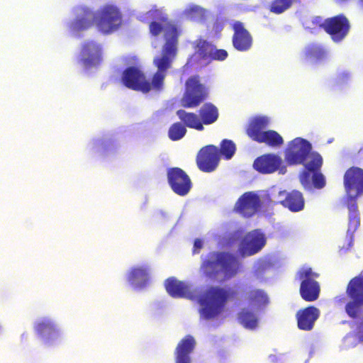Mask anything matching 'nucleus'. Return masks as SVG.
Segmentation results:
<instances>
[{
	"label": "nucleus",
	"mask_w": 363,
	"mask_h": 363,
	"mask_svg": "<svg viewBox=\"0 0 363 363\" xmlns=\"http://www.w3.org/2000/svg\"><path fill=\"white\" fill-rule=\"evenodd\" d=\"M177 56L176 30L170 27L167 33V43L161 50V54L153 59V65L157 68L150 79L146 78L145 73L138 67L130 66L123 72L121 81L127 88L140 91L160 93L164 89L165 78L168 70Z\"/></svg>",
	"instance_id": "f257e3e1"
},
{
	"label": "nucleus",
	"mask_w": 363,
	"mask_h": 363,
	"mask_svg": "<svg viewBox=\"0 0 363 363\" xmlns=\"http://www.w3.org/2000/svg\"><path fill=\"white\" fill-rule=\"evenodd\" d=\"M245 301L252 306H264L268 304L267 293L259 289H242L240 286L225 289L211 286L200 297L201 306L200 313L206 320L212 319L220 314L228 301Z\"/></svg>",
	"instance_id": "f03ea898"
},
{
	"label": "nucleus",
	"mask_w": 363,
	"mask_h": 363,
	"mask_svg": "<svg viewBox=\"0 0 363 363\" xmlns=\"http://www.w3.org/2000/svg\"><path fill=\"white\" fill-rule=\"evenodd\" d=\"M94 22L100 31L109 33L119 28L122 16L119 10L111 5L104 6L97 13L86 7H79L77 9V17L70 25V29L76 32L86 30Z\"/></svg>",
	"instance_id": "7ed1b4c3"
},
{
	"label": "nucleus",
	"mask_w": 363,
	"mask_h": 363,
	"mask_svg": "<svg viewBox=\"0 0 363 363\" xmlns=\"http://www.w3.org/2000/svg\"><path fill=\"white\" fill-rule=\"evenodd\" d=\"M240 267L238 258L228 252H211L201 266L205 276L211 279H216L220 272L225 279H231L239 272Z\"/></svg>",
	"instance_id": "20e7f679"
},
{
	"label": "nucleus",
	"mask_w": 363,
	"mask_h": 363,
	"mask_svg": "<svg viewBox=\"0 0 363 363\" xmlns=\"http://www.w3.org/2000/svg\"><path fill=\"white\" fill-rule=\"evenodd\" d=\"M268 124L267 118L256 117L250 122L246 133L252 140L259 143L272 147H280L284 144V140L279 133L273 130L264 131Z\"/></svg>",
	"instance_id": "39448f33"
},
{
	"label": "nucleus",
	"mask_w": 363,
	"mask_h": 363,
	"mask_svg": "<svg viewBox=\"0 0 363 363\" xmlns=\"http://www.w3.org/2000/svg\"><path fill=\"white\" fill-rule=\"evenodd\" d=\"M208 96V88L201 82L199 75H193L185 82V91L181 99L184 108H196Z\"/></svg>",
	"instance_id": "423d86ee"
},
{
	"label": "nucleus",
	"mask_w": 363,
	"mask_h": 363,
	"mask_svg": "<svg viewBox=\"0 0 363 363\" xmlns=\"http://www.w3.org/2000/svg\"><path fill=\"white\" fill-rule=\"evenodd\" d=\"M213 46L204 39L196 40L194 42V53L188 58L186 64L182 67V74H188L194 65L202 67L210 64Z\"/></svg>",
	"instance_id": "0eeeda50"
},
{
	"label": "nucleus",
	"mask_w": 363,
	"mask_h": 363,
	"mask_svg": "<svg viewBox=\"0 0 363 363\" xmlns=\"http://www.w3.org/2000/svg\"><path fill=\"white\" fill-rule=\"evenodd\" d=\"M297 277L301 281L299 289L301 297L308 302L316 301L320 292V284L315 280L319 274L313 272L311 267H306L298 272Z\"/></svg>",
	"instance_id": "6e6552de"
},
{
	"label": "nucleus",
	"mask_w": 363,
	"mask_h": 363,
	"mask_svg": "<svg viewBox=\"0 0 363 363\" xmlns=\"http://www.w3.org/2000/svg\"><path fill=\"white\" fill-rule=\"evenodd\" d=\"M346 292L351 299L345 306L346 312L350 317L357 318L363 306V277L352 279L347 286Z\"/></svg>",
	"instance_id": "1a4fd4ad"
},
{
	"label": "nucleus",
	"mask_w": 363,
	"mask_h": 363,
	"mask_svg": "<svg viewBox=\"0 0 363 363\" xmlns=\"http://www.w3.org/2000/svg\"><path fill=\"white\" fill-rule=\"evenodd\" d=\"M311 150L312 145L307 140L296 138L288 145L285 160L289 165L303 164Z\"/></svg>",
	"instance_id": "9d476101"
},
{
	"label": "nucleus",
	"mask_w": 363,
	"mask_h": 363,
	"mask_svg": "<svg viewBox=\"0 0 363 363\" xmlns=\"http://www.w3.org/2000/svg\"><path fill=\"white\" fill-rule=\"evenodd\" d=\"M167 181L172 190L180 196L187 195L192 188L189 175L179 167H171L167 171Z\"/></svg>",
	"instance_id": "9b49d317"
},
{
	"label": "nucleus",
	"mask_w": 363,
	"mask_h": 363,
	"mask_svg": "<svg viewBox=\"0 0 363 363\" xmlns=\"http://www.w3.org/2000/svg\"><path fill=\"white\" fill-rule=\"evenodd\" d=\"M266 245V238L259 230L247 233L240 240L238 251L242 257L252 256L259 252Z\"/></svg>",
	"instance_id": "f8f14e48"
},
{
	"label": "nucleus",
	"mask_w": 363,
	"mask_h": 363,
	"mask_svg": "<svg viewBox=\"0 0 363 363\" xmlns=\"http://www.w3.org/2000/svg\"><path fill=\"white\" fill-rule=\"evenodd\" d=\"M220 161L219 148L213 145L203 147L198 152L196 162L198 168L203 172H211Z\"/></svg>",
	"instance_id": "ddd939ff"
},
{
	"label": "nucleus",
	"mask_w": 363,
	"mask_h": 363,
	"mask_svg": "<svg viewBox=\"0 0 363 363\" xmlns=\"http://www.w3.org/2000/svg\"><path fill=\"white\" fill-rule=\"evenodd\" d=\"M261 205L259 196L253 191L244 193L236 201L234 211L243 217L253 216L259 210Z\"/></svg>",
	"instance_id": "4468645a"
},
{
	"label": "nucleus",
	"mask_w": 363,
	"mask_h": 363,
	"mask_svg": "<svg viewBox=\"0 0 363 363\" xmlns=\"http://www.w3.org/2000/svg\"><path fill=\"white\" fill-rule=\"evenodd\" d=\"M165 289L167 293L174 298H186L190 300H198L206 291L207 289L199 296L194 291H192L189 284L179 281L174 277H169L166 279L164 283ZM200 304V303H199Z\"/></svg>",
	"instance_id": "2eb2a0df"
},
{
	"label": "nucleus",
	"mask_w": 363,
	"mask_h": 363,
	"mask_svg": "<svg viewBox=\"0 0 363 363\" xmlns=\"http://www.w3.org/2000/svg\"><path fill=\"white\" fill-rule=\"evenodd\" d=\"M325 32L335 42H340L347 35L350 25L344 14H339L327 18Z\"/></svg>",
	"instance_id": "dca6fc26"
},
{
	"label": "nucleus",
	"mask_w": 363,
	"mask_h": 363,
	"mask_svg": "<svg viewBox=\"0 0 363 363\" xmlns=\"http://www.w3.org/2000/svg\"><path fill=\"white\" fill-rule=\"evenodd\" d=\"M232 43L235 50L240 52L248 51L252 45L253 39L250 32L240 21H235L233 26Z\"/></svg>",
	"instance_id": "f3484780"
},
{
	"label": "nucleus",
	"mask_w": 363,
	"mask_h": 363,
	"mask_svg": "<svg viewBox=\"0 0 363 363\" xmlns=\"http://www.w3.org/2000/svg\"><path fill=\"white\" fill-rule=\"evenodd\" d=\"M344 186L347 194L355 190L356 196L363 194V169L351 167L345 172L343 178Z\"/></svg>",
	"instance_id": "a211bd4d"
},
{
	"label": "nucleus",
	"mask_w": 363,
	"mask_h": 363,
	"mask_svg": "<svg viewBox=\"0 0 363 363\" xmlns=\"http://www.w3.org/2000/svg\"><path fill=\"white\" fill-rule=\"evenodd\" d=\"M320 315V310L313 306L298 310L296 314L298 328L304 331L311 330Z\"/></svg>",
	"instance_id": "6ab92c4d"
},
{
	"label": "nucleus",
	"mask_w": 363,
	"mask_h": 363,
	"mask_svg": "<svg viewBox=\"0 0 363 363\" xmlns=\"http://www.w3.org/2000/svg\"><path fill=\"white\" fill-rule=\"evenodd\" d=\"M282 164L281 158L275 154H265L258 157L253 163L254 168L262 174L277 171Z\"/></svg>",
	"instance_id": "aec40b11"
},
{
	"label": "nucleus",
	"mask_w": 363,
	"mask_h": 363,
	"mask_svg": "<svg viewBox=\"0 0 363 363\" xmlns=\"http://www.w3.org/2000/svg\"><path fill=\"white\" fill-rule=\"evenodd\" d=\"M196 346V341L193 336L186 335L178 343L175 351V363H191V353Z\"/></svg>",
	"instance_id": "412c9836"
},
{
	"label": "nucleus",
	"mask_w": 363,
	"mask_h": 363,
	"mask_svg": "<svg viewBox=\"0 0 363 363\" xmlns=\"http://www.w3.org/2000/svg\"><path fill=\"white\" fill-rule=\"evenodd\" d=\"M279 196H284V199L281 200L279 203L291 212H298L304 208L305 201L300 191L296 190L290 192L280 191Z\"/></svg>",
	"instance_id": "4be33fe9"
},
{
	"label": "nucleus",
	"mask_w": 363,
	"mask_h": 363,
	"mask_svg": "<svg viewBox=\"0 0 363 363\" xmlns=\"http://www.w3.org/2000/svg\"><path fill=\"white\" fill-rule=\"evenodd\" d=\"M36 333L44 339L45 344L50 345L52 341L60 337V333L56 325L48 319L42 320L34 325Z\"/></svg>",
	"instance_id": "5701e85b"
},
{
	"label": "nucleus",
	"mask_w": 363,
	"mask_h": 363,
	"mask_svg": "<svg viewBox=\"0 0 363 363\" xmlns=\"http://www.w3.org/2000/svg\"><path fill=\"white\" fill-rule=\"evenodd\" d=\"M101 48L94 42L85 43L82 48L81 62L86 67H91L99 62Z\"/></svg>",
	"instance_id": "b1692460"
},
{
	"label": "nucleus",
	"mask_w": 363,
	"mask_h": 363,
	"mask_svg": "<svg viewBox=\"0 0 363 363\" xmlns=\"http://www.w3.org/2000/svg\"><path fill=\"white\" fill-rule=\"evenodd\" d=\"M149 279L148 269L146 267H135L130 270L128 276V282L136 289L145 287Z\"/></svg>",
	"instance_id": "393cba45"
},
{
	"label": "nucleus",
	"mask_w": 363,
	"mask_h": 363,
	"mask_svg": "<svg viewBox=\"0 0 363 363\" xmlns=\"http://www.w3.org/2000/svg\"><path fill=\"white\" fill-rule=\"evenodd\" d=\"M202 125L215 123L219 116L218 108L211 103L204 104L199 111Z\"/></svg>",
	"instance_id": "a878e982"
},
{
	"label": "nucleus",
	"mask_w": 363,
	"mask_h": 363,
	"mask_svg": "<svg viewBox=\"0 0 363 363\" xmlns=\"http://www.w3.org/2000/svg\"><path fill=\"white\" fill-rule=\"evenodd\" d=\"M179 118L184 123V126L193 128L199 131L204 129L202 125L201 118L194 113H188L184 110L180 109L177 111Z\"/></svg>",
	"instance_id": "bb28decb"
},
{
	"label": "nucleus",
	"mask_w": 363,
	"mask_h": 363,
	"mask_svg": "<svg viewBox=\"0 0 363 363\" xmlns=\"http://www.w3.org/2000/svg\"><path fill=\"white\" fill-rule=\"evenodd\" d=\"M326 56L325 50L316 45H308L304 50V60L311 63H318Z\"/></svg>",
	"instance_id": "cd10ccee"
},
{
	"label": "nucleus",
	"mask_w": 363,
	"mask_h": 363,
	"mask_svg": "<svg viewBox=\"0 0 363 363\" xmlns=\"http://www.w3.org/2000/svg\"><path fill=\"white\" fill-rule=\"evenodd\" d=\"M161 21L162 23H164V25H162L160 23H158V22H156V21H152V22L150 23V26H149L150 33L152 35H154V36H157L158 35H160L161 33V32L163 30H164V31H165V33H164V39H165L164 44H165L167 43V30L170 27H173L176 30L177 45H178L179 33H178V31H177V29L176 26L172 24L171 23H169L167 21V18H161Z\"/></svg>",
	"instance_id": "c85d7f7f"
},
{
	"label": "nucleus",
	"mask_w": 363,
	"mask_h": 363,
	"mask_svg": "<svg viewBox=\"0 0 363 363\" xmlns=\"http://www.w3.org/2000/svg\"><path fill=\"white\" fill-rule=\"evenodd\" d=\"M308 158L309 161L303 164L305 169L311 173L320 171L323 162L321 155L316 152H311Z\"/></svg>",
	"instance_id": "c756f323"
},
{
	"label": "nucleus",
	"mask_w": 363,
	"mask_h": 363,
	"mask_svg": "<svg viewBox=\"0 0 363 363\" xmlns=\"http://www.w3.org/2000/svg\"><path fill=\"white\" fill-rule=\"evenodd\" d=\"M239 320L246 328L253 329L257 325V318L255 315L247 309H242L239 313Z\"/></svg>",
	"instance_id": "7c9ffc66"
},
{
	"label": "nucleus",
	"mask_w": 363,
	"mask_h": 363,
	"mask_svg": "<svg viewBox=\"0 0 363 363\" xmlns=\"http://www.w3.org/2000/svg\"><path fill=\"white\" fill-rule=\"evenodd\" d=\"M294 0H273L270 4L269 10L275 14H281L290 9Z\"/></svg>",
	"instance_id": "2f4dec72"
},
{
	"label": "nucleus",
	"mask_w": 363,
	"mask_h": 363,
	"mask_svg": "<svg viewBox=\"0 0 363 363\" xmlns=\"http://www.w3.org/2000/svg\"><path fill=\"white\" fill-rule=\"evenodd\" d=\"M186 133V129L185 126L182 123L177 122L170 126L168 135L172 140L175 141L182 139Z\"/></svg>",
	"instance_id": "473e14b6"
},
{
	"label": "nucleus",
	"mask_w": 363,
	"mask_h": 363,
	"mask_svg": "<svg viewBox=\"0 0 363 363\" xmlns=\"http://www.w3.org/2000/svg\"><path fill=\"white\" fill-rule=\"evenodd\" d=\"M235 150V143L230 140L225 139L220 143V155H222L225 159L229 160L234 155Z\"/></svg>",
	"instance_id": "72a5a7b5"
},
{
	"label": "nucleus",
	"mask_w": 363,
	"mask_h": 363,
	"mask_svg": "<svg viewBox=\"0 0 363 363\" xmlns=\"http://www.w3.org/2000/svg\"><path fill=\"white\" fill-rule=\"evenodd\" d=\"M206 11L197 6H191L184 11L186 17L191 21H196L203 19L205 16Z\"/></svg>",
	"instance_id": "f704fd0d"
},
{
	"label": "nucleus",
	"mask_w": 363,
	"mask_h": 363,
	"mask_svg": "<svg viewBox=\"0 0 363 363\" xmlns=\"http://www.w3.org/2000/svg\"><path fill=\"white\" fill-rule=\"evenodd\" d=\"M312 182L315 188L322 189L325 186V179L322 173L320 171L312 172Z\"/></svg>",
	"instance_id": "c9c22d12"
},
{
	"label": "nucleus",
	"mask_w": 363,
	"mask_h": 363,
	"mask_svg": "<svg viewBox=\"0 0 363 363\" xmlns=\"http://www.w3.org/2000/svg\"><path fill=\"white\" fill-rule=\"evenodd\" d=\"M228 56V52L223 49H216L213 46V52L211 57V62L213 60L223 61Z\"/></svg>",
	"instance_id": "e433bc0d"
},
{
	"label": "nucleus",
	"mask_w": 363,
	"mask_h": 363,
	"mask_svg": "<svg viewBox=\"0 0 363 363\" xmlns=\"http://www.w3.org/2000/svg\"><path fill=\"white\" fill-rule=\"evenodd\" d=\"M356 197H357L356 196H355V197H353L352 196H350L348 197L347 208H348L349 212H350L349 215H352V214L359 215Z\"/></svg>",
	"instance_id": "4c0bfd02"
},
{
	"label": "nucleus",
	"mask_w": 363,
	"mask_h": 363,
	"mask_svg": "<svg viewBox=\"0 0 363 363\" xmlns=\"http://www.w3.org/2000/svg\"><path fill=\"white\" fill-rule=\"evenodd\" d=\"M311 22L313 26V28L323 29L325 31L327 18L323 20V18L320 16H315L313 18Z\"/></svg>",
	"instance_id": "58836bf2"
},
{
	"label": "nucleus",
	"mask_w": 363,
	"mask_h": 363,
	"mask_svg": "<svg viewBox=\"0 0 363 363\" xmlns=\"http://www.w3.org/2000/svg\"><path fill=\"white\" fill-rule=\"evenodd\" d=\"M360 224L359 215H349V230L354 231Z\"/></svg>",
	"instance_id": "ea45409f"
},
{
	"label": "nucleus",
	"mask_w": 363,
	"mask_h": 363,
	"mask_svg": "<svg viewBox=\"0 0 363 363\" xmlns=\"http://www.w3.org/2000/svg\"><path fill=\"white\" fill-rule=\"evenodd\" d=\"M311 172L308 170L305 169L301 174H300V182L302 184V185L305 187H308L311 184Z\"/></svg>",
	"instance_id": "a19ab883"
},
{
	"label": "nucleus",
	"mask_w": 363,
	"mask_h": 363,
	"mask_svg": "<svg viewBox=\"0 0 363 363\" xmlns=\"http://www.w3.org/2000/svg\"><path fill=\"white\" fill-rule=\"evenodd\" d=\"M202 247H203L202 241L199 239H196L194 240V243L193 252L194 253L199 252V251L202 248Z\"/></svg>",
	"instance_id": "79ce46f5"
},
{
	"label": "nucleus",
	"mask_w": 363,
	"mask_h": 363,
	"mask_svg": "<svg viewBox=\"0 0 363 363\" xmlns=\"http://www.w3.org/2000/svg\"><path fill=\"white\" fill-rule=\"evenodd\" d=\"M214 28H215V29H216V30H222V29H223V25H221V24H220V23H215V25H214Z\"/></svg>",
	"instance_id": "37998d69"
}]
</instances>
